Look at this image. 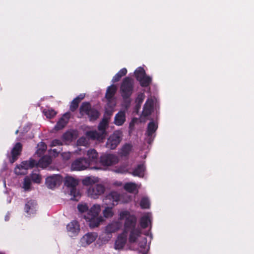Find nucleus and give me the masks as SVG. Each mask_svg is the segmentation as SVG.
I'll return each mask as SVG.
<instances>
[{
  "mask_svg": "<svg viewBox=\"0 0 254 254\" xmlns=\"http://www.w3.org/2000/svg\"><path fill=\"white\" fill-rule=\"evenodd\" d=\"M104 190L105 188L103 185H96L90 187L87 190V194L92 198H97L104 193Z\"/></svg>",
  "mask_w": 254,
  "mask_h": 254,
  "instance_id": "12",
  "label": "nucleus"
},
{
  "mask_svg": "<svg viewBox=\"0 0 254 254\" xmlns=\"http://www.w3.org/2000/svg\"><path fill=\"white\" fill-rule=\"evenodd\" d=\"M158 127L157 124L154 122H151L148 125L147 129L146 132V141L148 143H151L154 137V133Z\"/></svg>",
  "mask_w": 254,
  "mask_h": 254,
  "instance_id": "13",
  "label": "nucleus"
},
{
  "mask_svg": "<svg viewBox=\"0 0 254 254\" xmlns=\"http://www.w3.org/2000/svg\"><path fill=\"white\" fill-rule=\"evenodd\" d=\"M122 226V224L118 222H113L108 225L105 229L107 233H112L118 230Z\"/></svg>",
  "mask_w": 254,
  "mask_h": 254,
  "instance_id": "24",
  "label": "nucleus"
},
{
  "mask_svg": "<svg viewBox=\"0 0 254 254\" xmlns=\"http://www.w3.org/2000/svg\"><path fill=\"white\" fill-rule=\"evenodd\" d=\"M122 197L117 192H111L109 193L105 199V201L107 205L112 204L113 205H116L119 201L126 202L129 200L122 199Z\"/></svg>",
  "mask_w": 254,
  "mask_h": 254,
  "instance_id": "11",
  "label": "nucleus"
},
{
  "mask_svg": "<svg viewBox=\"0 0 254 254\" xmlns=\"http://www.w3.org/2000/svg\"><path fill=\"white\" fill-rule=\"evenodd\" d=\"M62 182V178L60 175H56L48 177L46 180L47 187L53 189L59 186Z\"/></svg>",
  "mask_w": 254,
  "mask_h": 254,
  "instance_id": "16",
  "label": "nucleus"
},
{
  "mask_svg": "<svg viewBox=\"0 0 254 254\" xmlns=\"http://www.w3.org/2000/svg\"><path fill=\"white\" fill-rule=\"evenodd\" d=\"M78 99H74L72 102H71V105H70V110L72 111H74L78 107V104H79V100L77 101Z\"/></svg>",
  "mask_w": 254,
  "mask_h": 254,
  "instance_id": "43",
  "label": "nucleus"
},
{
  "mask_svg": "<svg viewBox=\"0 0 254 254\" xmlns=\"http://www.w3.org/2000/svg\"><path fill=\"white\" fill-rule=\"evenodd\" d=\"M142 87H147L150 85L152 81V78L149 76L145 75L138 81Z\"/></svg>",
  "mask_w": 254,
  "mask_h": 254,
  "instance_id": "30",
  "label": "nucleus"
},
{
  "mask_svg": "<svg viewBox=\"0 0 254 254\" xmlns=\"http://www.w3.org/2000/svg\"><path fill=\"white\" fill-rule=\"evenodd\" d=\"M151 215L149 213H145L140 219V225L142 228L147 227L151 224Z\"/></svg>",
  "mask_w": 254,
  "mask_h": 254,
  "instance_id": "25",
  "label": "nucleus"
},
{
  "mask_svg": "<svg viewBox=\"0 0 254 254\" xmlns=\"http://www.w3.org/2000/svg\"><path fill=\"white\" fill-rule=\"evenodd\" d=\"M144 98L145 95L143 93H141L137 95L135 101L137 110H138L140 109L141 105Z\"/></svg>",
  "mask_w": 254,
  "mask_h": 254,
  "instance_id": "31",
  "label": "nucleus"
},
{
  "mask_svg": "<svg viewBox=\"0 0 254 254\" xmlns=\"http://www.w3.org/2000/svg\"><path fill=\"white\" fill-rule=\"evenodd\" d=\"M63 159L68 160L70 158L71 154L70 152H64L62 154Z\"/></svg>",
  "mask_w": 254,
  "mask_h": 254,
  "instance_id": "47",
  "label": "nucleus"
},
{
  "mask_svg": "<svg viewBox=\"0 0 254 254\" xmlns=\"http://www.w3.org/2000/svg\"><path fill=\"white\" fill-rule=\"evenodd\" d=\"M36 203L34 200L28 201L25 206V212L29 215L34 214L36 211Z\"/></svg>",
  "mask_w": 254,
  "mask_h": 254,
  "instance_id": "26",
  "label": "nucleus"
},
{
  "mask_svg": "<svg viewBox=\"0 0 254 254\" xmlns=\"http://www.w3.org/2000/svg\"><path fill=\"white\" fill-rule=\"evenodd\" d=\"M97 235L95 233H88L83 236L80 240L82 246L85 247L93 243L97 238Z\"/></svg>",
  "mask_w": 254,
  "mask_h": 254,
  "instance_id": "19",
  "label": "nucleus"
},
{
  "mask_svg": "<svg viewBox=\"0 0 254 254\" xmlns=\"http://www.w3.org/2000/svg\"><path fill=\"white\" fill-rule=\"evenodd\" d=\"M132 150V146L130 144H127L125 145L120 150V154L122 156L127 155Z\"/></svg>",
  "mask_w": 254,
  "mask_h": 254,
  "instance_id": "29",
  "label": "nucleus"
},
{
  "mask_svg": "<svg viewBox=\"0 0 254 254\" xmlns=\"http://www.w3.org/2000/svg\"><path fill=\"white\" fill-rule=\"evenodd\" d=\"M35 164V162L33 160L22 162L21 164L17 166L15 168V173L16 175H25L27 174V170L32 168Z\"/></svg>",
  "mask_w": 254,
  "mask_h": 254,
  "instance_id": "9",
  "label": "nucleus"
},
{
  "mask_svg": "<svg viewBox=\"0 0 254 254\" xmlns=\"http://www.w3.org/2000/svg\"><path fill=\"white\" fill-rule=\"evenodd\" d=\"M122 133L119 130L115 131L108 139L106 146L111 149H114L119 145L121 141Z\"/></svg>",
  "mask_w": 254,
  "mask_h": 254,
  "instance_id": "5",
  "label": "nucleus"
},
{
  "mask_svg": "<svg viewBox=\"0 0 254 254\" xmlns=\"http://www.w3.org/2000/svg\"><path fill=\"white\" fill-rule=\"evenodd\" d=\"M115 107V103H114L111 109L106 108L104 117L98 126L99 132H98L96 131H88L86 133L87 136L92 139H96L99 141H102L105 139L107 135L106 129L108 127L109 120L113 114Z\"/></svg>",
  "mask_w": 254,
  "mask_h": 254,
  "instance_id": "1",
  "label": "nucleus"
},
{
  "mask_svg": "<svg viewBox=\"0 0 254 254\" xmlns=\"http://www.w3.org/2000/svg\"><path fill=\"white\" fill-rule=\"evenodd\" d=\"M46 149L47 146L45 144V143L43 142H41L37 145V150L36 151V153L38 155H41L42 154H43V153L46 151Z\"/></svg>",
  "mask_w": 254,
  "mask_h": 254,
  "instance_id": "37",
  "label": "nucleus"
},
{
  "mask_svg": "<svg viewBox=\"0 0 254 254\" xmlns=\"http://www.w3.org/2000/svg\"><path fill=\"white\" fill-rule=\"evenodd\" d=\"M117 90V87L114 85H112L109 86L106 92V97L109 100V103L107 104L106 108L108 109H111L113 106V103L116 104V102L114 99H113L115 93Z\"/></svg>",
  "mask_w": 254,
  "mask_h": 254,
  "instance_id": "14",
  "label": "nucleus"
},
{
  "mask_svg": "<svg viewBox=\"0 0 254 254\" xmlns=\"http://www.w3.org/2000/svg\"><path fill=\"white\" fill-rule=\"evenodd\" d=\"M126 120L125 111L119 112L115 117L114 123L117 126L122 125Z\"/></svg>",
  "mask_w": 254,
  "mask_h": 254,
  "instance_id": "27",
  "label": "nucleus"
},
{
  "mask_svg": "<svg viewBox=\"0 0 254 254\" xmlns=\"http://www.w3.org/2000/svg\"><path fill=\"white\" fill-rule=\"evenodd\" d=\"M31 185V180L29 177H26L24 180L23 188L25 190H29Z\"/></svg>",
  "mask_w": 254,
  "mask_h": 254,
  "instance_id": "39",
  "label": "nucleus"
},
{
  "mask_svg": "<svg viewBox=\"0 0 254 254\" xmlns=\"http://www.w3.org/2000/svg\"><path fill=\"white\" fill-rule=\"evenodd\" d=\"M145 167L142 164L138 165L134 170L133 171L132 174L134 176H137L139 177H143L144 174Z\"/></svg>",
  "mask_w": 254,
  "mask_h": 254,
  "instance_id": "28",
  "label": "nucleus"
},
{
  "mask_svg": "<svg viewBox=\"0 0 254 254\" xmlns=\"http://www.w3.org/2000/svg\"><path fill=\"white\" fill-rule=\"evenodd\" d=\"M133 80L129 77L125 78L121 87L122 96L124 98L129 97L132 93Z\"/></svg>",
  "mask_w": 254,
  "mask_h": 254,
  "instance_id": "4",
  "label": "nucleus"
},
{
  "mask_svg": "<svg viewBox=\"0 0 254 254\" xmlns=\"http://www.w3.org/2000/svg\"><path fill=\"white\" fill-rule=\"evenodd\" d=\"M80 113L83 114H86L88 116L90 121H94L96 120L99 116V114L97 111L91 108L89 104L84 103L80 108Z\"/></svg>",
  "mask_w": 254,
  "mask_h": 254,
  "instance_id": "6",
  "label": "nucleus"
},
{
  "mask_svg": "<svg viewBox=\"0 0 254 254\" xmlns=\"http://www.w3.org/2000/svg\"><path fill=\"white\" fill-rule=\"evenodd\" d=\"M68 234L70 237H74L78 235L80 231V227L78 222L73 221L69 223L66 227Z\"/></svg>",
  "mask_w": 254,
  "mask_h": 254,
  "instance_id": "18",
  "label": "nucleus"
},
{
  "mask_svg": "<svg viewBox=\"0 0 254 254\" xmlns=\"http://www.w3.org/2000/svg\"><path fill=\"white\" fill-rule=\"evenodd\" d=\"M85 95L84 94H80L79 96H78L75 99H78L77 101L79 100V102L82 100L84 98Z\"/></svg>",
  "mask_w": 254,
  "mask_h": 254,
  "instance_id": "51",
  "label": "nucleus"
},
{
  "mask_svg": "<svg viewBox=\"0 0 254 254\" xmlns=\"http://www.w3.org/2000/svg\"><path fill=\"white\" fill-rule=\"evenodd\" d=\"M101 211L100 205L94 204L90 208L85 218L89 222V226L91 228L96 227L103 221L101 216H98Z\"/></svg>",
  "mask_w": 254,
  "mask_h": 254,
  "instance_id": "3",
  "label": "nucleus"
},
{
  "mask_svg": "<svg viewBox=\"0 0 254 254\" xmlns=\"http://www.w3.org/2000/svg\"><path fill=\"white\" fill-rule=\"evenodd\" d=\"M140 205L142 208H148L150 206V202L147 198L143 197L141 200Z\"/></svg>",
  "mask_w": 254,
  "mask_h": 254,
  "instance_id": "40",
  "label": "nucleus"
},
{
  "mask_svg": "<svg viewBox=\"0 0 254 254\" xmlns=\"http://www.w3.org/2000/svg\"><path fill=\"white\" fill-rule=\"evenodd\" d=\"M125 189L128 192H132L137 190V186L133 183H128L125 184Z\"/></svg>",
  "mask_w": 254,
  "mask_h": 254,
  "instance_id": "34",
  "label": "nucleus"
},
{
  "mask_svg": "<svg viewBox=\"0 0 254 254\" xmlns=\"http://www.w3.org/2000/svg\"><path fill=\"white\" fill-rule=\"evenodd\" d=\"M69 117L70 115L69 113L65 114L55 126V129L58 130L63 129L68 123Z\"/></svg>",
  "mask_w": 254,
  "mask_h": 254,
  "instance_id": "22",
  "label": "nucleus"
},
{
  "mask_svg": "<svg viewBox=\"0 0 254 254\" xmlns=\"http://www.w3.org/2000/svg\"><path fill=\"white\" fill-rule=\"evenodd\" d=\"M63 138L65 141H70L72 138V134L69 132H66L63 135Z\"/></svg>",
  "mask_w": 254,
  "mask_h": 254,
  "instance_id": "44",
  "label": "nucleus"
},
{
  "mask_svg": "<svg viewBox=\"0 0 254 254\" xmlns=\"http://www.w3.org/2000/svg\"><path fill=\"white\" fill-rule=\"evenodd\" d=\"M89 167V163L85 158L75 160L71 164V168L73 170L81 171Z\"/></svg>",
  "mask_w": 254,
  "mask_h": 254,
  "instance_id": "15",
  "label": "nucleus"
},
{
  "mask_svg": "<svg viewBox=\"0 0 254 254\" xmlns=\"http://www.w3.org/2000/svg\"><path fill=\"white\" fill-rule=\"evenodd\" d=\"M127 73V70L126 68H123L122 69H121L117 74L119 75V76H121L122 77V76L125 75Z\"/></svg>",
  "mask_w": 254,
  "mask_h": 254,
  "instance_id": "46",
  "label": "nucleus"
},
{
  "mask_svg": "<svg viewBox=\"0 0 254 254\" xmlns=\"http://www.w3.org/2000/svg\"><path fill=\"white\" fill-rule=\"evenodd\" d=\"M121 78V76H119L117 73L113 77L112 79L113 82H116L120 80Z\"/></svg>",
  "mask_w": 254,
  "mask_h": 254,
  "instance_id": "49",
  "label": "nucleus"
},
{
  "mask_svg": "<svg viewBox=\"0 0 254 254\" xmlns=\"http://www.w3.org/2000/svg\"><path fill=\"white\" fill-rule=\"evenodd\" d=\"M134 74L138 81L141 79L143 77L146 75L144 69L141 67H138L134 71Z\"/></svg>",
  "mask_w": 254,
  "mask_h": 254,
  "instance_id": "32",
  "label": "nucleus"
},
{
  "mask_svg": "<svg viewBox=\"0 0 254 254\" xmlns=\"http://www.w3.org/2000/svg\"><path fill=\"white\" fill-rule=\"evenodd\" d=\"M43 112L46 117L49 119L54 118L57 114V112L51 108L45 109Z\"/></svg>",
  "mask_w": 254,
  "mask_h": 254,
  "instance_id": "36",
  "label": "nucleus"
},
{
  "mask_svg": "<svg viewBox=\"0 0 254 254\" xmlns=\"http://www.w3.org/2000/svg\"><path fill=\"white\" fill-rule=\"evenodd\" d=\"M127 234L125 232H124L122 234L119 235L115 242L114 248L116 250H121L122 249L127 240Z\"/></svg>",
  "mask_w": 254,
  "mask_h": 254,
  "instance_id": "21",
  "label": "nucleus"
},
{
  "mask_svg": "<svg viewBox=\"0 0 254 254\" xmlns=\"http://www.w3.org/2000/svg\"><path fill=\"white\" fill-rule=\"evenodd\" d=\"M51 162V158L48 156L42 157L39 161V164L42 168L46 167Z\"/></svg>",
  "mask_w": 254,
  "mask_h": 254,
  "instance_id": "33",
  "label": "nucleus"
},
{
  "mask_svg": "<svg viewBox=\"0 0 254 254\" xmlns=\"http://www.w3.org/2000/svg\"><path fill=\"white\" fill-rule=\"evenodd\" d=\"M32 181L37 184H40L41 182L42 177L38 172H33L30 176Z\"/></svg>",
  "mask_w": 254,
  "mask_h": 254,
  "instance_id": "35",
  "label": "nucleus"
},
{
  "mask_svg": "<svg viewBox=\"0 0 254 254\" xmlns=\"http://www.w3.org/2000/svg\"><path fill=\"white\" fill-rule=\"evenodd\" d=\"M78 209L80 212H84L87 210L88 207L86 204H80L78 205Z\"/></svg>",
  "mask_w": 254,
  "mask_h": 254,
  "instance_id": "45",
  "label": "nucleus"
},
{
  "mask_svg": "<svg viewBox=\"0 0 254 254\" xmlns=\"http://www.w3.org/2000/svg\"><path fill=\"white\" fill-rule=\"evenodd\" d=\"M153 106L154 100L152 98H148L144 105L141 118L149 116L153 111Z\"/></svg>",
  "mask_w": 254,
  "mask_h": 254,
  "instance_id": "17",
  "label": "nucleus"
},
{
  "mask_svg": "<svg viewBox=\"0 0 254 254\" xmlns=\"http://www.w3.org/2000/svg\"><path fill=\"white\" fill-rule=\"evenodd\" d=\"M127 171V170L126 169H119L118 170V172H120V173H125Z\"/></svg>",
  "mask_w": 254,
  "mask_h": 254,
  "instance_id": "52",
  "label": "nucleus"
},
{
  "mask_svg": "<svg viewBox=\"0 0 254 254\" xmlns=\"http://www.w3.org/2000/svg\"><path fill=\"white\" fill-rule=\"evenodd\" d=\"M86 161L89 163V166L91 164L95 163L98 159V153L94 149H90L86 153Z\"/></svg>",
  "mask_w": 254,
  "mask_h": 254,
  "instance_id": "20",
  "label": "nucleus"
},
{
  "mask_svg": "<svg viewBox=\"0 0 254 254\" xmlns=\"http://www.w3.org/2000/svg\"><path fill=\"white\" fill-rule=\"evenodd\" d=\"M22 146L20 143H17L11 151V157L9 159V161L13 163L17 158V156L19 155L21 150Z\"/></svg>",
  "mask_w": 254,
  "mask_h": 254,
  "instance_id": "23",
  "label": "nucleus"
},
{
  "mask_svg": "<svg viewBox=\"0 0 254 254\" xmlns=\"http://www.w3.org/2000/svg\"><path fill=\"white\" fill-rule=\"evenodd\" d=\"M18 130H16V133H18Z\"/></svg>",
  "mask_w": 254,
  "mask_h": 254,
  "instance_id": "54",
  "label": "nucleus"
},
{
  "mask_svg": "<svg viewBox=\"0 0 254 254\" xmlns=\"http://www.w3.org/2000/svg\"><path fill=\"white\" fill-rule=\"evenodd\" d=\"M85 95L84 94H80L79 96H78L75 99H78L77 101L79 100V102L82 100L84 98Z\"/></svg>",
  "mask_w": 254,
  "mask_h": 254,
  "instance_id": "50",
  "label": "nucleus"
},
{
  "mask_svg": "<svg viewBox=\"0 0 254 254\" xmlns=\"http://www.w3.org/2000/svg\"><path fill=\"white\" fill-rule=\"evenodd\" d=\"M103 215L106 218H110L113 216L114 213L112 209L110 207H106L103 212Z\"/></svg>",
  "mask_w": 254,
  "mask_h": 254,
  "instance_id": "41",
  "label": "nucleus"
},
{
  "mask_svg": "<svg viewBox=\"0 0 254 254\" xmlns=\"http://www.w3.org/2000/svg\"><path fill=\"white\" fill-rule=\"evenodd\" d=\"M77 144L80 146H86L88 144V141L85 137H82L78 140Z\"/></svg>",
  "mask_w": 254,
  "mask_h": 254,
  "instance_id": "42",
  "label": "nucleus"
},
{
  "mask_svg": "<svg viewBox=\"0 0 254 254\" xmlns=\"http://www.w3.org/2000/svg\"><path fill=\"white\" fill-rule=\"evenodd\" d=\"M62 144V142L58 139L54 140L51 143L52 146H56L57 145H61Z\"/></svg>",
  "mask_w": 254,
  "mask_h": 254,
  "instance_id": "48",
  "label": "nucleus"
},
{
  "mask_svg": "<svg viewBox=\"0 0 254 254\" xmlns=\"http://www.w3.org/2000/svg\"><path fill=\"white\" fill-rule=\"evenodd\" d=\"M78 150H79V151H81V150H82V149H81V148H78Z\"/></svg>",
  "mask_w": 254,
  "mask_h": 254,
  "instance_id": "53",
  "label": "nucleus"
},
{
  "mask_svg": "<svg viewBox=\"0 0 254 254\" xmlns=\"http://www.w3.org/2000/svg\"><path fill=\"white\" fill-rule=\"evenodd\" d=\"M119 162L118 157L114 154H105L100 157V163L104 166H110Z\"/></svg>",
  "mask_w": 254,
  "mask_h": 254,
  "instance_id": "10",
  "label": "nucleus"
},
{
  "mask_svg": "<svg viewBox=\"0 0 254 254\" xmlns=\"http://www.w3.org/2000/svg\"><path fill=\"white\" fill-rule=\"evenodd\" d=\"M119 219L125 220V226L126 228L134 227L135 225L136 218L133 215H131L127 211H122L119 214Z\"/></svg>",
  "mask_w": 254,
  "mask_h": 254,
  "instance_id": "7",
  "label": "nucleus"
},
{
  "mask_svg": "<svg viewBox=\"0 0 254 254\" xmlns=\"http://www.w3.org/2000/svg\"><path fill=\"white\" fill-rule=\"evenodd\" d=\"M141 231L139 229H133L130 232L128 241L130 244L139 247L140 251L145 253L149 250V246L147 244L146 238L141 237Z\"/></svg>",
  "mask_w": 254,
  "mask_h": 254,
  "instance_id": "2",
  "label": "nucleus"
},
{
  "mask_svg": "<svg viewBox=\"0 0 254 254\" xmlns=\"http://www.w3.org/2000/svg\"><path fill=\"white\" fill-rule=\"evenodd\" d=\"M78 184V180L72 177L67 176L65 179L64 184L67 187L71 188L70 194L73 196L75 199H76V197L79 195V191L75 188Z\"/></svg>",
  "mask_w": 254,
  "mask_h": 254,
  "instance_id": "8",
  "label": "nucleus"
},
{
  "mask_svg": "<svg viewBox=\"0 0 254 254\" xmlns=\"http://www.w3.org/2000/svg\"><path fill=\"white\" fill-rule=\"evenodd\" d=\"M98 181L97 179L92 177H87L82 180V183L85 186L92 185Z\"/></svg>",
  "mask_w": 254,
  "mask_h": 254,
  "instance_id": "38",
  "label": "nucleus"
}]
</instances>
